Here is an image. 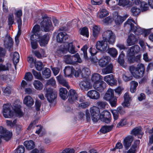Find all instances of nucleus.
<instances>
[{"instance_id":"c9c22d12","label":"nucleus","mask_w":153,"mask_h":153,"mask_svg":"<svg viewBox=\"0 0 153 153\" xmlns=\"http://www.w3.org/2000/svg\"><path fill=\"white\" fill-rule=\"evenodd\" d=\"M125 56V54L123 53V51L121 52V53L118 59V62L123 67L125 68V66L124 65V57Z\"/></svg>"},{"instance_id":"7ed1b4c3","label":"nucleus","mask_w":153,"mask_h":153,"mask_svg":"<svg viewBox=\"0 0 153 153\" xmlns=\"http://www.w3.org/2000/svg\"><path fill=\"white\" fill-rule=\"evenodd\" d=\"M129 70L134 77L139 78L143 76L145 69L143 64L139 63L137 65V67L133 66L129 67Z\"/></svg>"},{"instance_id":"a878e982","label":"nucleus","mask_w":153,"mask_h":153,"mask_svg":"<svg viewBox=\"0 0 153 153\" xmlns=\"http://www.w3.org/2000/svg\"><path fill=\"white\" fill-rule=\"evenodd\" d=\"M100 27L99 26L93 25L92 29L93 36L95 38H97L100 33Z\"/></svg>"},{"instance_id":"de8ad7c7","label":"nucleus","mask_w":153,"mask_h":153,"mask_svg":"<svg viewBox=\"0 0 153 153\" xmlns=\"http://www.w3.org/2000/svg\"><path fill=\"white\" fill-rule=\"evenodd\" d=\"M108 53L110 55L113 57H115L117 55V50L114 48H111L108 50Z\"/></svg>"},{"instance_id":"ddd939ff","label":"nucleus","mask_w":153,"mask_h":153,"mask_svg":"<svg viewBox=\"0 0 153 153\" xmlns=\"http://www.w3.org/2000/svg\"><path fill=\"white\" fill-rule=\"evenodd\" d=\"M87 95L91 99L98 100L100 98V94L96 90H92L88 92Z\"/></svg>"},{"instance_id":"ea45409f","label":"nucleus","mask_w":153,"mask_h":153,"mask_svg":"<svg viewBox=\"0 0 153 153\" xmlns=\"http://www.w3.org/2000/svg\"><path fill=\"white\" fill-rule=\"evenodd\" d=\"M113 127V125L110 126H104L100 129V131L103 134H105L111 131Z\"/></svg>"},{"instance_id":"aec40b11","label":"nucleus","mask_w":153,"mask_h":153,"mask_svg":"<svg viewBox=\"0 0 153 153\" xmlns=\"http://www.w3.org/2000/svg\"><path fill=\"white\" fill-rule=\"evenodd\" d=\"M104 80L109 84H114L117 83V80L114 78L112 74H111L105 76L104 78Z\"/></svg>"},{"instance_id":"c03bdc74","label":"nucleus","mask_w":153,"mask_h":153,"mask_svg":"<svg viewBox=\"0 0 153 153\" xmlns=\"http://www.w3.org/2000/svg\"><path fill=\"white\" fill-rule=\"evenodd\" d=\"M19 56L18 53L17 52L14 53L13 55V60L14 64L19 62Z\"/></svg>"},{"instance_id":"4c0bfd02","label":"nucleus","mask_w":153,"mask_h":153,"mask_svg":"<svg viewBox=\"0 0 153 153\" xmlns=\"http://www.w3.org/2000/svg\"><path fill=\"white\" fill-rule=\"evenodd\" d=\"M80 33L81 35L88 37L89 36L88 29L86 27L81 28L79 29Z\"/></svg>"},{"instance_id":"f704fd0d","label":"nucleus","mask_w":153,"mask_h":153,"mask_svg":"<svg viewBox=\"0 0 153 153\" xmlns=\"http://www.w3.org/2000/svg\"><path fill=\"white\" fill-rule=\"evenodd\" d=\"M35 88L37 90H41L43 88V84L39 81L35 80L33 82Z\"/></svg>"},{"instance_id":"f8f14e48","label":"nucleus","mask_w":153,"mask_h":153,"mask_svg":"<svg viewBox=\"0 0 153 153\" xmlns=\"http://www.w3.org/2000/svg\"><path fill=\"white\" fill-rule=\"evenodd\" d=\"M80 89L83 91H87L91 88V85L89 82L87 80L81 81L79 83Z\"/></svg>"},{"instance_id":"5fc2aeb1","label":"nucleus","mask_w":153,"mask_h":153,"mask_svg":"<svg viewBox=\"0 0 153 153\" xmlns=\"http://www.w3.org/2000/svg\"><path fill=\"white\" fill-rule=\"evenodd\" d=\"M12 88L9 86L7 87L4 91V95L6 96L10 94L11 93Z\"/></svg>"},{"instance_id":"c756f323","label":"nucleus","mask_w":153,"mask_h":153,"mask_svg":"<svg viewBox=\"0 0 153 153\" xmlns=\"http://www.w3.org/2000/svg\"><path fill=\"white\" fill-rule=\"evenodd\" d=\"M67 52V50L64 46L61 45L59 47L56 52V54L59 56H61Z\"/></svg>"},{"instance_id":"423d86ee","label":"nucleus","mask_w":153,"mask_h":153,"mask_svg":"<svg viewBox=\"0 0 153 153\" xmlns=\"http://www.w3.org/2000/svg\"><path fill=\"white\" fill-rule=\"evenodd\" d=\"M136 20H128L125 23V25L127 27L129 26L130 27V32H133L136 35H138L139 34L141 33V32L140 31V29L139 28H136V27H134V25L132 22L136 24Z\"/></svg>"},{"instance_id":"a18cd8bd","label":"nucleus","mask_w":153,"mask_h":153,"mask_svg":"<svg viewBox=\"0 0 153 153\" xmlns=\"http://www.w3.org/2000/svg\"><path fill=\"white\" fill-rule=\"evenodd\" d=\"M68 46V50L69 52L72 54H74L76 53V51H75V46L73 45L72 43H69Z\"/></svg>"},{"instance_id":"864d4df0","label":"nucleus","mask_w":153,"mask_h":153,"mask_svg":"<svg viewBox=\"0 0 153 153\" xmlns=\"http://www.w3.org/2000/svg\"><path fill=\"white\" fill-rule=\"evenodd\" d=\"M87 49L88 47L86 45L84 46L81 49V50L83 51L84 57L85 60H87L88 58L87 52Z\"/></svg>"},{"instance_id":"8fccbe9b","label":"nucleus","mask_w":153,"mask_h":153,"mask_svg":"<svg viewBox=\"0 0 153 153\" xmlns=\"http://www.w3.org/2000/svg\"><path fill=\"white\" fill-rule=\"evenodd\" d=\"M72 56L70 55H65L64 56L65 62L68 64H72Z\"/></svg>"},{"instance_id":"f03ea898","label":"nucleus","mask_w":153,"mask_h":153,"mask_svg":"<svg viewBox=\"0 0 153 153\" xmlns=\"http://www.w3.org/2000/svg\"><path fill=\"white\" fill-rule=\"evenodd\" d=\"M13 108L14 113L12 110L11 105L9 104H5L3 106L2 113L4 117L6 118H10L13 117L15 114L18 117H21L23 115V112L20 109V106L17 105L14 106Z\"/></svg>"},{"instance_id":"a19ab883","label":"nucleus","mask_w":153,"mask_h":153,"mask_svg":"<svg viewBox=\"0 0 153 153\" xmlns=\"http://www.w3.org/2000/svg\"><path fill=\"white\" fill-rule=\"evenodd\" d=\"M108 15V13L106 10L102 9L98 13L97 16L100 18H103Z\"/></svg>"},{"instance_id":"680f3d73","label":"nucleus","mask_w":153,"mask_h":153,"mask_svg":"<svg viewBox=\"0 0 153 153\" xmlns=\"http://www.w3.org/2000/svg\"><path fill=\"white\" fill-rule=\"evenodd\" d=\"M41 103L40 101L36 100L35 102V107L36 110L37 111L40 110V108L41 107Z\"/></svg>"},{"instance_id":"c85d7f7f","label":"nucleus","mask_w":153,"mask_h":153,"mask_svg":"<svg viewBox=\"0 0 153 153\" xmlns=\"http://www.w3.org/2000/svg\"><path fill=\"white\" fill-rule=\"evenodd\" d=\"M111 116L110 113L107 111H104L101 114V117L103 118L104 121L106 123H108L110 121L109 117Z\"/></svg>"},{"instance_id":"1a4fd4ad","label":"nucleus","mask_w":153,"mask_h":153,"mask_svg":"<svg viewBox=\"0 0 153 153\" xmlns=\"http://www.w3.org/2000/svg\"><path fill=\"white\" fill-rule=\"evenodd\" d=\"M46 97L50 102H52L57 97V93L52 89L49 88L47 90Z\"/></svg>"},{"instance_id":"9b49d317","label":"nucleus","mask_w":153,"mask_h":153,"mask_svg":"<svg viewBox=\"0 0 153 153\" xmlns=\"http://www.w3.org/2000/svg\"><path fill=\"white\" fill-rule=\"evenodd\" d=\"M106 83L101 80L98 82H94L93 84L94 88L100 92H102L106 87Z\"/></svg>"},{"instance_id":"37998d69","label":"nucleus","mask_w":153,"mask_h":153,"mask_svg":"<svg viewBox=\"0 0 153 153\" xmlns=\"http://www.w3.org/2000/svg\"><path fill=\"white\" fill-rule=\"evenodd\" d=\"M131 11L133 16H138L140 12V9L136 7H132L131 9Z\"/></svg>"},{"instance_id":"6ab92c4d","label":"nucleus","mask_w":153,"mask_h":153,"mask_svg":"<svg viewBox=\"0 0 153 153\" xmlns=\"http://www.w3.org/2000/svg\"><path fill=\"white\" fill-rule=\"evenodd\" d=\"M69 95L68 101L71 103H73L74 101L77 100L78 95L75 90L71 89L69 91Z\"/></svg>"},{"instance_id":"79ce46f5","label":"nucleus","mask_w":153,"mask_h":153,"mask_svg":"<svg viewBox=\"0 0 153 153\" xmlns=\"http://www.w3.org/2000/svg\"><path fill=\"white\" fill-rule=\"evenodd\" d=\"M42 72V74L45 78H48L51 76V71L49 68H45Z\"/></svg>"},{"instance_id":"393cba45","label":"nucleus","mask_w":153,"mask_h":153,"mask_svg":"<svg viewBox=\"0 0 153 153\" xmlns=\"http://www.w3.org/2000/svg\"><path fill=\"white\" fill-rule=\"evenodd\" d=\"M131 132V134H132L135 136L139 135L140 136H138V138H140L143 134V133L141 131V128L140 127L135 128L132 130Z\"/></svg>"},{"instance_id":"bb28decb","label":"nucleus","mask_w":153,"mask_h":153,"mask_svg":"<svg viewBox=\"0 0 153 153\" xmlns=\"http://www.w3.org/2000/svg\"><path fill=\"white\" fill-rule=\"evenodd\" d=\"M56 78L60 84L66 87L68 89L70 88V86L68 85V82L64 79L61 76H59L56 77Z\"/></svg>"},{"instance_id":"f3484780","label":"nucleus","mask_w":153,"mask_h":153,"mask_svg":"<svg viewBox=\"0 0 153 153\" xmlns=\"http://www.w3.org/2000/svg\"><path fill=\"white\" fill-rule=\"evenodd\" d=\"M140 48L137 45L131 47L128 51V56H134L139 51Z\"/></svg>"},{"instance_id":"72a5a7b5","label":"nucleus","mask_w":153,"mask_h":153,"mask_svg":"<svg viewBox=\"0 0 153 153\" xmlns=\"http://www.w3.org/2000/svg\"><path fill=\"white\" fill-rule=\"evenodd\" d=\"M24 145L26 149H31L35 147V144L32 140L26 141L24 143Z\"/></svg>"},{"instance_id":"0eeeda50","label":"nucleus","mask_w":153,"mask_h":153,"mask_svg":"<svg viewBox=\"0 0 153 153\" xmlns=\"http://www.w3.org/2000/svg\"><path fill=\"white\" fill-rule=\"evenodd\" d=\"M40 25L42 31L47 32L52 29V24L51 20H43Z\"/></svg>"},{"instance_id":"20e7f679","label":"nucleus","mask_w":153,"mask_h":153,"mask_svg":"<svg viewBox=\"0 0 153 153\" xmlns=\"http://www.w3.org/2000/svg\"><path fill=\"white\" fill-rule=\"evenodd\" d=\"M33 33L30 36L31 37L32 36H34L33 41H38L41 46H44L47 44L49 39V37L48 35L46 34L42 36V34H39L38 33Z\"/></svg>"},{"instance_id":"13d9d810","label":"nucleus","mask_w":153,"mask_h":153,"mask_svg":"<svg viewBox=\"0 0 153 153\" xmlns=\"http://www.w3.org/2000/svg\"><path fill=\"white\" fill-rule=\"evenodd\" d=\"M130 2L129 0H119L118 5L120 6H124L128 5Z\"/></svg>"},{"instance_id":"49530a36","label":"nucleus","mask_w":153,"mask_h":153,"mask_svg":"<svg viewBox=\"0 0 153 153\" xmlns=\"http://www.w3.org/2000/svg\"><path fill=\"white\" fill-rule=\"evenodd\" d=\"M32 72L35 78L37 79L42 80L43 79L40 72H38L34 69L32 70Z\"/></svg>"},{"instance_id":"39448f33","label":"nucleus","mask_w":153,"mask_h":153,"mask_svg":"<svg viewBox=\"0 0 153 153\" xmlns=\"http://www.w3.org/2000/svg\"><path fill=\"white\" fill-rule=\"evenodd\" d=\"M104 99L108 101L112 106H115L116 105L117 99L114 96L113 90L109 89L106 91L104 97Z\"/></svg>"},{"instance_id":"774afa93","label":"nucleus","mask_w":153,"mask_h":153,"mask_svg":"<svg viewBox=\"0 0 153 153\" xmlns=\"http://www.w3.org/2000/svg\"><path fill=\"white\" fill-rule=\"evenodd\" d=\"M74 150L73 149H66L63 150L62 153H74Z\"/></svg>"},{"instance_id":"052dcab7","label":"nucleus","mask_w":153,"mask_h":153,"mask_svg":"<svg viewBox=\"0 0 153 153\" xmlns=\"http://www.w3.org/2000/svg\"><path fill=\"white\" fill-rule=\"evenodd\" d=\"M106 102L100 101L97 102V105L101 108H104L107 105Z\"/></svg>"},{"instance_id":"e2e57ef3","label":"nucleus","mask_w":153,"mask_h":153,"mask_svg":"<svg viewBox=\"0 0 153 153\" xmlns=\"http://www.w3.org/2000/svg\"><path fill=\"white\" fill-rule=\"evenodd\" d=\"M140 6L142 11H146L149 8V7L147 4L145 2H143L141 3Z\"/></svg>"},{"instance_id":"58836bf2","label":"nucleus","mask_w":153,"mask_h":153,"mask_svg":"<svg viewBox=\"0 0 153 153\" xmlns=\"http://www.w3.org/2000/svg\"><path fill=\"white\" fill-rule=\"evenodd\" d=\"M72 64L75 62H78L79 63L82 62V60L80 58L79 55L77 53L72 56Z\"/></svg>"},{"instance_id":"412c9836","label":"nucleus","mask_w":153,"mask_h":153,"mask_svg":"<svg viewBox=\"0 0 153 153\" xmlns=\"http://www.w3.org/2000/svg\"><path fill=\"white\" fill-rule=\"evenodd\" d=\"M133 140V138L131 136H128L124 140L123 144L126 149H128L130 146Z\"/></svg>"},{"instance_id":"a211bd4d","label":"nucleus","mask_w":153,"mask_h":153,"mask_svg":"<svg viewBox=\"0 0 153 153\" xmlns=\"http://www.w3.org/2000/svg\"><path fill=\"white\" fill-rule=\"evenodd\" d=\"M110 57L107 56H103L99 61V65L102 67H105L110 62Z\"/></svg>"},{"instance_id":"4d7b16f0","label":"nucleus","mask_w":153,"mask_h":153,"mask_svg":"<svg viewBox=\"0 0 153 153\" xmlns=\"http://www.w3.org/2000/svg\"><path fill=\"white\" fill-rule=\"evenodd\" d=\"M10 65V64H7L5 65L1 64H0V71H8L9 65Z\"/></svg>"},{"instance_id":"09e8293b","label":"nucleus","mask_w":153,"mask_h":153,"mask_svg":"<svg viewBox=\"0 0 153 153\" xmlns=\"http://www.w3.org/2000/svg\"><path fill=\"white\" fill-rule=\"evenodd\" d=\"M90 104L89 102L85 101L79 103L78 108L80 109H84L87 108Z\"/></svg>"},{"instance_id":"e433bc0d","label":"nucleus","mask_w":153,"mask_h":153,"mask_svg":"<svg viewBox=\"0 0 153 153\" xmlns=\"http://www.w3.org/2000/svg\"><path fill=\"white\" fill-rule=\"evenodd\" d=\"M81 75L82 77L84 78H87L90 74V71L88 68H85L82 69L81 71Z\"/></svg>"},{"instance_id":"6e6d98bb","label":"nucleus","mask_w":153,"mask_h":153,"mask_svg":"<svg viewBox=\"0 0 153 153\" xmlns=\"http://www.w3.org/2000/svg\"><path fill=\"white\" fill-rule=\"evenodd\" d=\"M35 67L38 71H41L43 68V64L41 62H37L35 63Z\"/></svg>"},{"instance_id":"bf43d9fd","label":"nucleus","mask_w":153,"mask_h":153,"mask_svg":"<svg viewBox=\"0 0 153 153\" xmlns=\"http://www.w3.org/2000/svg\"><path fill=\"white\" fill-rule=\"evenodd\" d=\"M33 78V76L31 73L29 72L26 73L24 79L27 81H30Z\"/></svg>"},{"instance_id":"4468645a","label":"nucleus","mask_w":153,"mask_h":153,"mask_svg":"<svg viewBox=\"0 0 153 153\" xmlns=\"http://www.w3.org/2000/svg\"><path fill=\"white\" fill-rule=\"evenodd\" d=\"M4 42L5 47L6 48L13 46V41L12 38L8 35H6L4 39Z\"/></svg>"},{"instance_id":"9d476101","label":"nucleus","mask_w":153,"mask_h":153,"mask_svg":"<svg viewBox=\"0 0 153 153\" xmlns=\"http://www.w3.org/2000/svg\"><path fill=\"white\" fill-rule=\"evenodd\" d=\"M90 113L92 120L94 122H97V117L100 114V110L99 108L97 106H93L91 108Z\"/></svg>"},{"instance_id":"0e129e2a","label":"nucleus","mask_w":153,"mask_h":153,"mask_svg":"<svg viewBox=\"0 0 153 153\" xmlns=\"http://www.w3.org/2000/svg\"><path fill=\"white\" fill-rule=\"evenodd\" d=\"M25 148L23 146H19L16 150V153H24Z\"/></svg>"},{"instance_id":"2eb2a0df","label":"nucleus","mask_w":153,"mask_h":153,"mask_svg":"<svg viewBox=\"0 0 153 153\" xmlns=\"http://www.w3.org/2000/svg\"><path fill=\"white\" fill-rule=\"evenodd\" d=\"M138 39L136 36L133 34L129 35L127 40V43L128 46L134 45L138 42Z\"/></svg>"},{"instance_id":"473e14b6","label":"nucleus","mask_w":153,"mask_h":153,"mask_svg":"<svg viewBox=\"0 0 153 153\" xmlns=\"http://www.w3.org/2000/svg\"><path fill=\"white\" fill-rule=\"evenodd\" d=\"M130 91L132 93H134L136 90V88L138 85V82L135 81H131L130 83Z\"/></svg>"},{"instance_id":"2f4dec72","label":"nucleus","mask_w":153,"mask_h":153,"mask_svg":"<svg viewBox=\"0 0 153 153\" xmlns=\"http://www.w3.org/2000/svg\"><path fill=\"white\" fill-rule=\"evenodd\" d=\"M113 65L112 64L108 65L106 68L102 70V72L104 74L111 73L113 69Z\"/></svg>"},{"instance_id":"69168bd1","label":"nucleus","mask_w":153,"mask_h":153,"mask_svg":"<svg viewBox=\"0 0 153 153\" xmlns=\"http://www.w3.org/2000/svg\"><path fill=\"white\" fill-rule=\"evenodd\" d=\"M123 79L125 82H128L132 79V76H128L127 75L124 74L123 75Z\"/></svg>"},{"instance_id":"4be33fe9","label":"nucleus","mask_w":153,"mask_h":153,"mask_svg":"<svg viewBox=\"0 0 153 153\" xmlns=\"http://www.w3.org/2000/svg\"><path fill=\"white\" fill-rule=\"evenodd\" d=\"M74 69V68L72 66H66L64 70L65 76L66 77H71L72 76Z\"/></svg>"},{"instance_id":"3c124183","label":"nucleus","mask_w":153,"mask_h":153,"mask_svg":"<svg viewBox=\"0 0 153 153\" xmlns=\"http://www.w3.org/2000/svg\"><path fill=\"white\" fill-rule=\"evenodd\" d=\"M34 36H32L30 38L31 45L32 48L33 49H36L38 47V45L37 41H33Z\"/></svg>"},{"instance_id":"603ef678","label":"nucleus","mask_w":153,"mask_h":153,"mask_svg":"<svg viewBox=\"0 0 153 153\" xmlns=\"http://www.w3.org/2000/svg\"><path fill=\"white\" fill-rule=\"evenodd\" d=\"M30 153H45V150L43 147L39 148V149H35L30 152Z\"/></svg>"},{"instance_id":"338daca9","label":"nucleus","mask_w":153,"mask_h":153,"mask_svg":"<svg viewBox=\"0 0 153 153\" xmlns=\"http://www.w3.org/2000/svg\"><path fill=\"white\" fill-rule=\"evenodd\" d=\"M91 2L93 5H99L102 4V0H91Z\"/></svg>"},{"instance_id":"cd10ccee","label":"nucleus","mask_w":153,"mask_h":153,"mask_svg":"<svg viewBox=\"0 0 153 153\" xmlns=\"http://www.w3.org/2000/svg\"><path fill=\"white\" fill-rule=\"evenodd\" d=\"M124 101L123 105L125 106H128L129 105V102L131 100V97L128 93H126L124 95Z\"/></svg>"},{"instance_id":"5701e85b","label":"nucleus","mask_w":153,"mask_h":153,"mask_svg":"<svg viewBox=\"0 0 153 153\" xmlns=\"http://www.w3.org/2000/svg\"><path fill=\"white\" fill-rule=\"evenodd\" d=\"M59 95L63 100L66 99L68 97V93L67 89L64 88H61L59 89Z\"/></svg>"},{"instance_id":"6e6552de","label":"nucleus","mask_w":153,"mask_h":153,"mask_svg":"<svg viewBox=\"0 0 153 153\" xmlns=\"http://www.w3.org/2000/svg\"><path fill=\"white\" fill-rule=\"evenodd\" d=\"M12 136V132L2 126L0 127V138H3L6 141H8L10 140Z\"/></svg>"},{"instance_id":"f257e3e1","label":"nucleus","mask_w":153,"mask_h":153,"mask_svg":"<svg viewBox=\"0 0 153 153\" xmlns=\"http://www.w3.org/2000/svg\"><path fill=\"white\" fill-rule=\"evenodd\" d=\"M102 37L103 40L97 42L96 47L97 50L104 51L108 48L107 42L110 44L114 43L116 37L115 34L111 30H107L102 33Z\"/></svg>"},{"instance_id":"7c9ffc66","label":"nucleus","mask_w":153,"mask_h":153,"mask_svg":"<svg viewBox=\"0 0 153 153\" xmlns=\"http://www.w3.org/2000/svg\"><path fill=\"white\" fill-rule=\"evenodd\" d=\"M102 79V76L100 74L97 73L93 74L91 77V80L94 83L101 81Z\"/></svg>"},{"instance_id":"b1692460","label":"nucleus","mask_w":153,"mask_h":153,"mask_svg":"<svg viewBox=\"0 0 153 153\" xmlns=\"http://www.w3.org/2000/svg\"><path fill=\"white\" fill-rule=\"evenodd\" d=\"M23 103L27 106L31 107L34 104V101L30 96H27L25 97Z\"/></svg>"},{"instance_id":"dca6fc26","label":"nucleus","mask_w":153,"mask_h":153,"mask_svg":"<svg viewBox=\"0 0 153 153\" xmlns=\"http://www.w3.org/2000/svg\"><path fill=\"white\" fill-rule=\"evenodd\" d=\"M69 36L65 32H60L57 36L56 40L58 42H62L68 39Z\"/></svg>"}]
</instances>
